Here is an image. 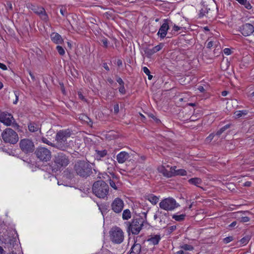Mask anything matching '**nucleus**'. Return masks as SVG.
<instances>
[{
  "instance_id": "nucleus-9",
  "label": "nucleus",
  "mask_w": 254,
  "mask_h": 254,
  "mask_svg": "<svg viewBox=\"0 0 254 254\" xmlns=\"http://www.w3.org/2000/svg\"><path fill=\"white\" fill-rule=\"evenodd\" d=\"M19 147L22 152L25 154L33 152L35 148L33 142L29 139H21L19 142Z\"/></svg>"
},
{
  "instance_id": "nucleus-39",
  "label": "nucleus",
  "mask_w": 254,
  "mask_h": 254,
  "mask_svg": "<svg viewBox=\"0 0 254 254\" xmlns=\"http://www.w3.org/2000/svg\"><path fill=\"white\" fill-rule=\"evenodd\" d=\"M102 42L103 44L104 47L107 48L108 46V41L107 38H104L102 40Z\"/></svg>"
},
{
  "instance_id": "nucleus-34",
  "label": "nucleus",
  "mask_w": 254,
  "mask_h": 254,
  "mask_svg": "<svg viewBox=\"0 0 254 254\" xmlns=\"http://www.w3.org/2000/svg\"><path fill=\"white\" fill-rule=\"evenodd\" d=\"M163 44H160L159 45L155 46L153 48V50L154 52V53L159 51L160 50L162 49L163 48Z\"/></svg>"
},
{
  "instance_id": "nucleus-52",
  "label": "nucleus",
  "mask_w": 254,
  "mask_h": 254,
  "mask_svg": "<svg viewBox=\"0 0 254 254\" xmlns=\"http://www.w3.org/2000/svg\"><path fill=\"white\" fill-rule=\"evenodd\" d=\"M161 212L158 210L157 212H156V213L154 215V219H156L160 215V214H161Z\"/></svg>"
},
{
  "instance_id": "nucleus-58",
  "label": "nucleus",
  "mask_w": 254,
  "mask_h": 254,
  "mask_svg": "<svg viewBox=\"0 0 254 254\" xmlns=\"http://www.w3.org/2000/svg\"><path fill=\"white\" fill-rule=\"evenodd\" d=\"M0 254H6L5 251L1 246H0Z\"/></svg>"
},
{
  "instance_id": "nucleus-4",
  "label": "nucleus",
  "mask_w": 254,
  "mask_h": 254,
  "mask_svg": "<svg viewBox=\"0 0 254 254\" xmlns=\"http://www.w3.org/2000/svg\"><path fill=\"white\" fill-rule=\"evenodd\" d=\"M144 223V220L141 217H137L132 219L131 222L125 223L127 228V232L129 233L131 232L133 235L139 234Z\"/></svg>"
},
{
  "instance_id": "nucleus-48",
  "label": "nucleus",
  "mask_w": 254,
  "mask_h": 254,
  "mask_svg": "<svg viewBox=\"0 0 254 254\" xmlns=\"http://www.w3.org/2000/svg\"><path fill=\"white\" fill-rule=\"evenodd\" d=\"M226 128H221L219 131H218L216 134V135L219 136L222 132H223Z\"/></svg>"
},
{
  "instance_id": "nucleus-11",
  "label": "nucleus",
  "mask_w": 254,
  "mask_h": 254,
  "mask_svg": "<svg viewBox=\"0 0 254 254\" xmlns=\"http://www.w3.org/2000/svg\"><path fill=\"white\" fill-rule=\"evenodd\" d=\"M158 171L162 174L164 177L171 178L173 177V167L167 165L166 167L163 165L160 166L157 168Z\"/></svg>"
},
{
  "instance_id": "nucleus-18",
  "label": "nucleus",
  "mask_w": 254,
  "mask_h": 254,
  "mask_svg": "<svg viewBox=\"0 0 254 254\" xmlns=\"http://www.w3.org/2000/svg\"><path fill=\"white\" fill-rule=\"evenodd\" d=\"M52 41L56 44H62L64 43V39L62 36L57 32H53L50 35Z\"/></svg>"
},
{
  "instance_id": "nucleus-38",
  "label": "nucleus",
  "mask_w": 254,
  "mask_h": 254,
  "mask_svg": "<svg viewBox=\"0 0 254 254\" xmlns=\"http://www.w3.org/2000/svg\"><path fill=\"white\" fill-rule=\"evenodd\" d=\"M232 240H233L232 237H226L225 238H224V242L225 243L227 244V243H229L230 242H231Z\"/></svg>"
},
{
  "instance_id": "nucleus-25",
  "label": "nucleus",
  "mask_w": 254,
  "mask_h": 254,
  "mask_svg": "<svg viewBox=\"0 0 254 254\" xmlns=\"http://www.w3.org/2000/svg\"><path fill=\"white\" fill-rule=\"evenodd\" d=\"M79 119L80 120H81L83 122L86 123L87 125L91 127H92V122L90 120V119L89 118L88 116L84 114L80 115L79 117Z\"/></svg>"
},
{
  "instance_id": "nucleus-31",
  "label": "nucleus",
  "mask_w": 254,
  "mask_h": 254,
  "mask_svg": "<svg viewBox=\"0 0 254 254\" xmlns=\"http://www.w3.org/2000/svg\"><path fill=\"white\" fill-rule=\"evenodd\" d=\"M7 12L12 10V5L10 1H7L4 4Z\"/></svg>"
},
{
  "instance_id": "nucleus-55",
  "label": "nucleus",
  "mask_w": 254,
  "mask_h": 254,
  "mask_svg": "<svg viewBox=\"0 0 254 254\" xmlns=\"http://www.w3.org/2000/svg\"><path fill=\"white\" fill-rule=\"evenodd\" d=\"M147 116L149 118H152L153 120L154 119V118L156 117L154 115H153L152 113H147Z\"/></svg>"
},
{
  "instance_id": "nucleus-5",
  "label": "nucleus",
  "mask_w": 254,
  "mask_h": 254,
  "mask_svg": "<svg viewBox=\"0 0 254 254\" xmlns=\"http://www.w3.org/2000/svg\"><path fill=\"white\" fill-rule=\"evenodd\" d=\"M2 137L5 142L11 144L16 143L19 139L17 133L11 128H6L3 130L2 133Z\"/></svg>"
},
{
  "instance_id": "nucleus-14",
  "label": "nucleus",
  "mask_w": 254,
  "mask_h": 254,
  "mask_svg": "<svg viewBox=\"0 0 254 254\" xmlns=\"http://www.w3.org/2000/svg\"><path fill=\"white\" fill-rule=\"evenodd\" d=\"M240 31L244 36H248L254 32V27L251 24L246 23L240 27Z\"/></svg>"
},
{
  "instance_id": "nucleus-50",
  "label": "nucleus",
  "mask_w": 254,
  "mask_h": 254,
  "mask_svg": "<svg viewBox=\"0 0 254 254\" xmlns=\"http://www.w3.org/2000/svg\"><path fill=\"white\" fill-rule=\"evenodd\" d=\"M0 68H1L3 70H6L7 69L6 66L4 64L0 63Z\"/></svg>"
},
{
  "instance_id": "nucleus-16",
  "label": "nucleus",
  "mask_w": 254,
  "mask_h": 254,
  "mask_svg": "<svg viewBox=\"0 0 254 254\" xmlns=\"http://www.w3.org/2000/svg\"><path fill=\"white\" fill-rule=\"evenodd\" d=\"M169 29V24L167 19H165L164 23L161 26L158 32V35L160 36L161 38H164L166 36L167 31Z\"/></svg>"
},
{
  "instance_id": "nucleus-15",
  "label": "nucleus",
  "mask_w": 254,
  "mask_h": 254,
  "mask_svg": "<svg viewBox=\"0 0 254 254\" xmlns=\"http://www.w3.org/2000/svg\"><path fill=\"white\" fill-rule=\"evenodd\" d=\"M70 135L68 129L59 131L56 135V139L60 142H64Z\"/></svg>"
},
{
  "instance_id": "nucleus-1",
  "label": "nucleus",
  "mask_w": 254,
  "mask_h": 254,
  "mask_svg": "<svg viewBox=\"0 0 254 254\" xmlns=\"http://www.w3.org/2000/svg\"><path fill=\"white\" fill-rule=\"evenodd\" d=\"M73 170L77 175L82 178H87L92 173V167L86 160H79L76 162Z\"/></svg>"
},
{
  "instance_id": "nucleus-3",
  "label": "nucleus",
  "mask_w": 254,
  "mask_h": 254,
  "mask_svg": "<svg viewBox=\"0 0 254 254\" xmlns=\"http://www.w3.org/2000/svg\"><path fill=\"white\" fill-rule=\"evenodd\" d=\"M109 187L104 181L95 182L92 186L93 193L98 198H105L109 193Z\"/></svg>"
},
{
  "instance_id": "nucleus-26",
  "label": "nucleus",
  "mask_w": 254,
  "mask_h": 254,
  "mask_svg": "<svg viewBox=\"0 0 254 254\" xmlns=\"http://www.w3.org/2000/svg\"><path fill=\"white\" fill-rule=\"evenodd\" d=\"M131 217V213L129 209H125L123 213L122 218L124 220H128Z\"/></svg>"
},
{
  "instance_id": "nucleus-37",
  "label": "nucleus",
  "mask_w": 254,
  "mask_h": 254,
  "mask_svg": "<svg viewBox=\"0 0 254 254\" xmlns=\"http://www.w3.org/2000/svg\"><path fill=\"white\" fill-rule=\"evenodd\" d=\"M109 184L111 187H112L115 190H117V187H116L115 183L112 180H109Z\"/></svg>"
},
{
  "instance_id": "nucleus-8",
  "label": "nucleus",
  "mask_w": 254,
  "mask_h": 254,
  "mask_svg": "<svg viewBox=\"0 0 254 254\" xmlns=\"http://www.w3.org/2000/svg\"><path fill=\"white\" fill-rule=\"evenodd\" d=\"M178 206L179 204L172 197L164 198L159 203L160 208L166 211H172Z\"/></svg>"
},
{
  "instance_id": "nucleus-30",
  "label": "nucleus",
  "mask_w": 254,
  "mask_h": 254,
  "mask_svg": "<svg viewBox=\"0 0 254 254\" xmlns=\"http://www.w3.org/2000/svg\"><path fill=\"white\" fill-rule=\"evenodd\" d=\"M144 52L146 56L148 58L150 57L153 54H154V52L152 49L145 48L144 50Z\"/></svg>"
},
{
  "instance_id": "nucleus-20",
  "label": "nucleus",
  "mask_w": 254,
  "mask_h": 254,
  "mask_svg": "<svg viewBox=\"0 0 254 254\" xmlns=\"http://www.w3.org/2000/svg\"><path fill=\"white\" fill-rule=\"evenodd\" d=\"M107 154L108 151L106 149L102 150H96L95 157L97 160H100L102 158L105 157Z\"/></svg>"
},
{
  "instance_id": "nucleus-40",
  "label": "nucleus",
  "mask_w": 254,
  "mask_h": 254,
  "mask_svg": "<svg viewBox=\"0 0 254 254\" xmlns=\"http://www.w3.org/2000/svg\"><path fill=\"white\" fill-rule=\"evenodd\" d=\"M42 140L43 142H44L45 143H46V144H48L49 145H51V146L53 145L52 143H51L47 138H46L45 137H43L42 139Z\"/></svg>"
},
{
  "instance_id": "nucleus-6",
  "label": "nucleus",
  "mask_w": 254,
  "mask_h": 254,
  "mask_svg": "<svg viewBox=\"0 0 254 254\" xmlns=\"http://www.w3.org/2000/svg\"><path fill=\"white\" fill-rule=\"evenodd\" d=\"M35 155L37 159L42 162L49 161L52 157L51 151L45 147H39L36 149Z\"/></svg>"
},
{
  "instance_id": "nucleus-29",
  "label": "nucleus",
  "mask_w": 254,
  "mask_h": 254,
  "mask_svg": "<svg viewBox=\"0 0 254 254\" xmlns=\"http://www.w3.org/2000/svg\"><path fill=\"white\" fill-rule=\"evenodd\" d=\"M248 111L247 110L238 111L235 113L236 117L239 118L243 116L247 115Z\"/></svg>"
},
{
  "instance_id": "nucleus-33",
  "label": "nucleus",
  "mask_w": 254,
  "mask_h": 254,
  "mask_svg": "<svg viewBox=\"0 0 254 254\" xmlns=\"http://www.w3.org/2000/svg\"><path fill=\"white\" fill-rule=\"evenodd\" d=\"M249 240H250L249 237L246 236V237H245L242 238L240 240V243L241 245H246V244H247L248 243Z\"/></svg>"
},
{
  "instance_id": "nucleus-12",
  "label": "nucleus",
  "mask_w": 254,
  "mask_h": 254,
  "mask_svg": "<svg viewBox=\"0 0 254 254\" xmlns=\"http://www.w3.org/2000/svg\"><path fill=\"white\" fill-rule=\"evenodd\" d=\"M14 120L11 114L5 112H0V122L5 126H9L11 125Z\"/></svg>"
},
{
  "instance_id": "nucleus-64",
  "label": "nucleus",
  "mask_w": 254,
  "mask_h": 254,
  "mask_svg": "<svg viewBox=\"0 0 254 254\" xmlns=\"http://www.w3.org/2000/svg\"><path fill=\"white\" fill-rule=\"evenodd\" d=\"M176 254H184V252L183 250H180L177 252Z\"/></svg>"
},
{
  "instance_id": "nucleus-47",
  "label": "nucleus",
  "mask_w": 254,
  "mask_h": 254,
  "mask_svg": "<svg viewBox=\"0 0 254 254\" xmlns=\"http://www.w3.org/2000/svg\"><path fill=\"white\" fill-rule=\"evenodd\" d=\"M40 129V128H29V131L32 132H36L38 130H39V131L40 132L41 131Z\"/></svg>"
},
{
  "instance_id": "nucleus-19",
  "label": "nucleus",
  "mask_w": 254,
  "mask_h": 254,
  "mask_svg": "<svg viewBox=\"0 0 254 254\" xmlns=\"http://www.w3.org/2000/svg\"><path fill=\"white\" fill-rule=\"evenodd\" d=\"M160 240L161 236L160 235H150V237L147 239V242H149V244L156 245L158 244Z\"/></svg>"
},
{
  "instance_id": "nucleus-2",
  "label": "nucleus",
  "mask_w": 254,
  "mask_h": 254,
  "mask_svg": "<svg viewBox=\"0 0 254 254\" xmlns=\"http://www.w3.org/2000/svg\"><path fill=\"white\" fill-rule=\"evenodd\" d=\"M69 163L68 157L63 153L55 155L54 161L49 165L50 170L52 172H56L62 167H65Z\"/></svg>"
},
{
  "instance_id": "nucleus-17",
  "label": "nucleus",
  "mask_w": 254,
  "mask_h": 254,
  "mask_svg": "<svg viewBox=\"0 0 254 254\" xmlns=\"http://www.w3.org/2000/svg\"><path fill=\"white\" fill-rule=\"evenodd\" d=\"M128 153L126 151H121L117 155V160L119 164H123L130 158Z\"/></svg>"
},
{
  "instance_id": "nucleus-41",
  "label": "nucleus",
  "mask_w": 254,
  "mask_h": 254,
  "mask_svg": "<svg viewBox=\"0 0 254 254\" xmlns=\"http://www.w3.org/2000/svg\"><path fill=\"white\" fill-rule=\"evenodd\" d=\"M114 111L115 114H118L119 112V106L118 104H116L114 106Z\"/></svg>"
},
{
  "instance_id": "nucleus-44",
  "label": "nucleus",
  "mask_w": 254,
  "mask_h": 254,
  "mask_svg": "<svg viewBox=\"0 0 254 254\" xmlns=\"http://www.w3.org/2000/svg\"><path fill=\"white\" fill-rule=\"evenodd\" d=\"M142 70L143 71V72L146 74V75H148L150 73V70H149V69L146 67V66H144L142 68Z\"/></svg>"
},
{
  "instance_id": "nucleus-36",
  "label": "nucleus",
  "mask_w": 254,
  "mask_h": 254,
  "mask_svg": "<svg viewBox=\"0 0 254 254\" xmlns=\"http://www.w3.org/2000/svg\"><path fill=\"white\" fill-rule=\"evenodd\" d=\"M119 92L122 94H126V89L124 85H121V87L119 88Z\"/></svg>"
},
{
  "instance_id": "nucleus-63",
  "label": "nucleus",
  "mask_w": 254,
  "mask_h": 254,
  "mask_svg": "<svg viewBox=\"0 0 254 254\" xmlns=\"http://www.w3.org/2000/svg\"><path fill=\"white\" fill-rule=\"evenodd\" d=\"M29 74L31 77V78L33 79V80H34L35 79V77L34 76V75L33 74V73L31 72V71H29Z\"/></svg>"
},
{
  "instance_id": "nucleus-59",
  "label": "nucleus",
  "mask_w": 254,
  "mask_h": 254,
  "mask_svg": "<svg viewBox=\"0 0 254 254\" xmlns=\"http://www.w3.org/2000/svg\"><path fill=\"white\" fill-rule=\"evenodd\" d=\"M173 29L175 31H178L180 29V27L178 26L174 25Z\"/></svg>"
},
{
  "instance_id": "nucleus-53",
  "label": "nucleus",
  "mask_w": 254,
  "mask_h": 254,
  "mask_svg": "<svg viewBox=\"0 0 254 254\" xmlns=\"http://www.w3.org/2000/svg\"><path fill=\"white\" fill-rule=\"evenodd\" d=\"M103 66L106 70L109 71L110 70L109 67L107 63H104Z\"/></svg>"
},
{
  "instance_id": "nucleus-10",
  "label": "nucleus",
  "mask_w": 254,
  "mask_h": 254,
  "mask_svg": "<svg viewBox=\"0 0 254 254\" xmlns=\"http://www.w3.org/2000/svg\"><path fill=\"white\" fill-rule=\"evenodd\" d=\"M124 206V202L123 200L119 197L116 198L112 202V210L116 213H121Z\"/></svg>"
},
{
  "instance_id": "nucleus-24",
  "label": "nucleus",
  "mask_w": 254,
  "mask_h": 254,
  "mask_svg": "<svg viewBox=\"0 0 254 254\" xmlns=\"http://www.w3.org/2000/svg\"><path fill=\"white\" fill-rule=\"evenodd\" d=\"M173 169H174L173 176H178V175L184 176L187 175V171L184 169H181L176 170V166H174Z\"/></svg>"
},
{
  "instance_id": "nucleus-56",
  "label": "nucleus",
  "mask_w": 254,
  "mask_h": 254,
  "mask_svg": "<svg viewBox=\"0 0 254 254\" xmlns=\"http://www.w3.org/2000/svg\"><path fill=\"white\" fill-rule=\"evenodd\" d=\"M153 121L154 122H155L156 123V124L159 125V124L160 123V121L159 119H157V118L156 117H155L154 118V119H153Z\"/></svg>"
},
{
  "instance_id": "nucleus-23",
  "label": "nucleus",
  "mask_w": 254,
  "mask_h": 254,
  "mask_svg": "<svg viewBox=\"0 0 254 254\" xmlns=\"http://www.w3.org/2000/svg\"><path fill=\"white\" fill-rule=\"evenodd\" d=\"M190 184L193 185L197 187H200L199 185L202 183L201 179L199 178H193L188 180Z\"/></svg>"
},
{
  "instance_id": "nucleus-35",
  "label": "nucleus",
  "mask_w": 254,
  "mask_h": 254,
  "mask_svg": "<svg viewBox=\"0 0 254 254\" xmlns=\"http://www.w3.org/2000/svg\"><path fill=\"white\" fill-rule=\"evenodd\" d=\"M60 13H61V14L63 16H66L67 15V12H66V8L62 6H61V8L60 9Z\"/></svg>"
},
{
  "instance_id": "nucleus-51",
  "label": "nucleus",
  "mask_w": 254,
  "mask_h": 254,
  "mask_svg": "<svg viewBox=\"0 0 254 254\" xmlns=\"http://www.w3.org/2000/svg\"><path fill=\"white\" fill-rule=\"evenodd\" d=\"M213 45V43L212 41H209L207 45V48L208 49H210Z\"/></svg>"
},
{
  "instance_id": "nucleus-46",
  "label": "nucleus",
  "mask_w": 254,
  "mask_h": 254,
  "mask_svg": "<svg viewBox=\"0 0 254 254\" xmlns=\"http://www.w3.org/2000/svg\"><path fill=\"white\" fill-rule=\"evenodd\" d=\"M117 81L120 85H124V82L121 77H118Z\"/></svg>"
},
{
  "instance_id": "nucleus-54",
  "label": "nucleus",
  "mask_w": 254,
  "mask_h": 254,
  "mask_svg": "<svg viewBox=\"0 0 254 254\" xmlns=\"http://www.w3.org/2000/svg\"><path fill=\"white\" fill-rule=\"evenodd\" d=\"M197 89L201 92H203L205 91L204 88L202 86H199Z\"/></svg>"
},
{
  "instance_id": "nucleus-57",
  "label": "nucleus",
  "mask_w": 254,
  "mask_h": 254,
  "mask_svg": "<svg viewBox=\"0 0 254 254\" xmlns=\"http://www.w3.org/2000/svg\"><path fill=\"white\" fill-rule=\"evenodd\" d=\"M237 224V222L236 221H234L232 223H231L229 225V227H235Z\"/></svg>"
},
{
  "instance_id": "nucleus-7",
  "label": "nucleus",
  "mask_w": 254,
  "mask_h": 254,
  "mask_svg": "<svg viewBox=\"0 0 254 254\" xmlns=\"http://www.w3.org/2000/svg\"><path fill=\"white\" fill-rule=\"evenodd\" d=\"M110 237L112 242L115 244H121L124 240V233L119 227H114L110 231Z\"/></svg>"
},
{
  "instance_id": "nucleus-32",
  "label": "nucleus",
  "mask_w": 254,
  "mask_h": 254,
  "mask_svg": "<svg viewBox=\"0 0 254 254\" xmlns=\"http://www.w3.org/2000/svg\"><path fill=\"white\" fill-rule=\"evenodd\" d=\"M56 50L61 56H64L65 54V50L62 46L58 45L56 47Z\"/></svg>"
},
{
  "instance_id": "nucleus-61",
  "label": "nucleus",
  "mask_w": 254,
  "mask_h": 254,
  "mask_svg": "<svg viewBox=\"0 0 254 254\" xmlns=\"http://www.w3.org/2000/svg\"><path fill=\"white\" fill-rule=\"evenodd\" d=\"M117 64L119 66H121L122 65V61L121 60H118L117 61Z\"/></svg>"
},
{
  "instance_id": "nucleus-21",
  "label": "nucleus",
  "mask_w": 254,
  "mask_h": 254,
  "mask_svg": "<svg viewBox=\"0 0 254 254\" xmlns=\"http://www.w3.org/2000/svg\"><path fill=\"white\" fill-rule=\"evenodd\" d=\"M146 199L149 201L152 204H157L159 200V197L153 194H149L146 196Z\"/></svg>"
},
{
  "instance_id": "nucleus-49",
  "label": "nucleus",
  "mask_w": 254,
  "mask_h": 254,
  "mask_svg": "<svg viewBox=\"0 0 254 254\" xmlns=\"http://www.w3.org/2000/svg\"><path fill=\"white\" fill-rule=\"evenodd\" d=\"M205 13L206 10H203V9H201L199 13V17H203L205 15Z\"/></svg>"
},
{
  "instance_id": "nucleus-28",
  "label": "nucleus",
  "mask_w": 254,
  "mask_h": 254,
  "mask_svg": "<svg viewBox=\"0 0 254 254\" xmlns=\"http://www.w3.org/2000/svg\"><path fill=\"white\" fill-rule=\"evenodd\" d=\"M180 248L185 251H192L194 249L193 246L188 244H184L180 246Z\"/></svg>"
},
{
  "instance_id": "nucleus-60",
  "label": "nucleus",
  "mask_w": 254,
  "mask_h": 254,
  "mask_svg": "<svg viewBox=\"0 0 254 254\" xmlns=\"http://www.w3.org/2000/svg\"><path fill=\"white\" fill-rule=\"evenodd\" d=\"M15 97H16L15 100L13 102L14 104H17V103L18 101V97L16 94H15Z\"/></svg>"
},
{
  "instance_id": "nucleus-42",
  "label": "nucleus",
  "mask_w": 254,
  "mask_h": 254,
  "mask_svg": "<svg viewBox=\"0 0 254 254\" xmlns=\"http://www.w3.org/2000/svg\"><path fill=\"white\" fill-rule=\"evenodd\" d=\"M214 133H211L206 138V141L207 142H210L211 141L212 139L213 138L214 136Z\"/></svg>"
},
{
  "instance_id": "nucleus-13",
  "label": "nucleus",
  "mask_w": 254,
  "mask_h": 254,
  "mask_svg": "<svg viewBox=\"0 0 254 254\" xmlns=\"http://www.w3.org/2000/svg\"><path fill=\"white\" fill-rule=\"evenodd\" d=\"M32 10L34 13L37 14L42 20L45 22L49 20L48 15L43 7L33 6V7L32 8Z\"/></svg>"
},
{
  "instance_id": "nucleus-27",
  "label": "nucleus",
  "mask_w": 254,
  "mask_h": 254,
  "mask_svg": "<svg viewBox=\"0 0 254 254\" xmlns=\"http://www.w3.org/2000/svg\"><path fill=\"white\" fill-rule=\"evenodd\" d=\"M185 216L186 215L183 214L180 215H173L172 218L176 221H181L185 219Z\"/></svg>"
},
{
  "instance_id": "nucleus-43",
  "label": "nucleus",
  "mask_w": 254,
  "mask_h": 254,
  "mask_svg": "<svg viewBox=\"0 0 254 254\" xmlns=\"http://www.w3.org/2000/svg\"><path fill=\"white\" fill-rule=\"evenodd\" d=\"M224 53L226 55H229L231 54V50L229 48H225L224 49Z\"/></svg>"
},
{
  "instance_id": "nucleus-45",
  "label": "nucleus",
  "mask_w": 254,
  "mask_h": 254,
  "mask_svg": "<svg viewBox=\"0 0 254 254\" xmlns=\"http://www.w3.org/2000/svg\"><path fill=\"white\" fill-rule=\"evenodd\" d=\"M250 221V218L247 216H244L241 218V221L243 222H247Z\"/></svg>"
},
{
  "instance_id": "nucleus-62",
  "label": "nucleus",
  "mask_w": 254,
  "mask_h": 254,
  "mask_svg": "<svg viewBox=\"0 0 254 254\" xmlns=\"http://www.w3.org/2000/svg\"><path fill=\"white\" fill-rule=\"evenodd\" d=\"M228 93V92L227 91H222V92L221 94H222V95L223 96H224H224H226L227 95Z\"/></svg>"
},
{
  "instance_id": "nucleus-22",
  "label": "nucleus",
  "mask_w": 254,
  "mask_h": 254,
  "mask_svg": "<svg viewBox=\"0 0 254 254\" xmlns=\"http://www.w3.org/2000/svg\"><path fill=\"white\" fill-rule=\"evenodd\" d=\"M141 247L139 244H134L132 246L129 254H139L141 251Z\"/></svg>"
}]
</instances>
